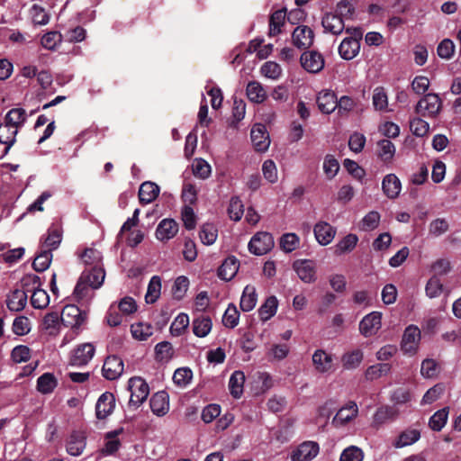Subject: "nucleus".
I'll use <instances>...</instances> for the list:
<instances>
[{"mask_svg":"<svg viewBox=\"0 0 461 461\" xmlns=\"http://www.w3.org/2000/svg\"><path fill=\"white\" fill-rule=\"evenodd\" d=\"M104 278L105 271L101 267L95 266L84 270L75 286L74 296L78 301L87 298L91 290H96L102 286Z\"/></svg>","mask_w":461,"mask_h":461,"instance_id":"nucleus-1","label":"nucleus"},{"mask_svg":"<svg viewBox=\"0 0 461 461\" xmlns=\"http://www.w3.org/2000/svg\"><path fill=\"white\" fill-rule=\"evenodd\" d=\"M128 389L131 392V397L129 400L130 408H139L147 400L149 394V386L148 383L140 376L129 379Z\"/></svg>","mask_w":461,"mask_h":461,"instance_id":"nucleus-2","label":"nucleus"},{"mask_svg":"<svg viewBox=\"0 0 461 461\" xmlns=\"http://www.w3.org/2000/svg\"><path fill=\"white\" fill-rule=\"evenodd\" d=\"M95 348L92 343H82L75 348L69 357V365L76 367L86 366L94 357Z\"/></svg>","mask_w":461,"mask_h":461,"instance_id":"nucleus-3","label":"nucleus"},{"mask_svg":"<svg viewBox=\"0 0 461 461\" xmlns=\"http://www.w3.org/2000/svg\"><path fill=\"white\" fill-rule=\"evenodd\" d=\"M249 250L256 256L267 254L274 247V238L267 231L256 233L249 242Z\"/></svg>","mask_w":461,"mask_h":461,"instance_id":"nucleus-4","label":"nucleus"},{"mask_svg":"<svg viewBox=\"0 0 461 461\" xmlns=\"http://www.w3.org/2000/svg\"><path fill=\"white\" fill-rule=\"evenodd\" d=\"M420 339V330L417 326L412 324L407 326L401 341L402 350L406 354H415L418 350Z\"/></svg>","mask_w":461,"mask_h":461,"instance_id":"nucleus-5","label":"nucleus"},{"mask_svg":"<svg viewBox=\"0 0 461 461\" xmlns=\"http://www.w3.org/2000/svg\"><path fill=\"white\" fill-rule=\"evenodd\" d=\"M441 107V101L436 94L425 95L416 105V113L422 116H436Z\"/></svg>","mask_w":461,"mask_h":461,"instance_id":"nucleus-6","label":"nucleus"},{"mask_svg":"<svg viewBox=\"0 0 461 461\" xmlns=\"http://www.w3.org/2000/svg\"><path fill=\"white\" fill-rule=\"evenodd\" d=\"M382 327V313L380 312H372L359 322V332L365 338H369L377 333Z\"/></svg>","mask_w":461,"mask_h":461,"instance_id":"nucleus-7","label":"nucleus"},{"mask_svg":"<svg viewBox=\"0 0 461 461\" xmlns=\"http://www.w3.org/2000/svg\"><path fill=\"white\" fill-rule=\"evenodd\" d=\"M293 269L298 277L306 284L316 281V265L311 259H297L293 263Z\"/></svg>","mask_w":461,"mask_h":461,"instance_id":"nucleus-8","label":"nucleus"},{"mask_svg":"<svg viewBox=\"0 0 461 461\" xmlns=\"http://www.w3.org/2000/svg\"><path fill=\"white\" fill-rule=\"evenodd\" d=\"M357 414V404L354 401H349L339 409L331 420V424L336 428L343 427L354 420Z\"/></svg>","mask_w":461,"mask_h":461,"instance_id":"nucleus-9","label":"nucleus"},{"mask_svg":"<svg viewBox=\"0 0 461 461\" xmlns=\"http://www.w3.org/2000/svg\"><path fill=\"white\" fill-rule=\"evenodd\" d=\"M124 365L122 359L115 355L108 356L103 365L102 373L107 380H116L123 373Z\"/></svg>","mask_w":461,"mask_h":461,"instance_id":"nucleus-10","label":"nucleus"},{"mask_svg":"<svg viewBox=\"0 0 461 461\" xmlns=\"http://www.w3.org/2000/svg\"><path fill=\"white\" fill-rule=\"evenodd\" d=\"M86 435L84 431L73 430L66 442L67 453L71 456H79L86 447Z\"/></svg>","mask_w":461,"mask_h":461,"instance_id":"nucleus-11","label":"nucleus"},{"mask_svg":"<svg viewBox=\"0 0 461 461\" xmlns=\"http://www.w3.org/2000/svg\"><path fill=\"white\" fill-rule=\"evenodd\" d=\"M250 139L256 150L265 152L270 145L269 134L264 124L256 123L250 131Z\"/></svg>","mask_w":461,"mask_h":461,"instance_id":"nucleus-12","label":"nucleus"},{"mask_svg":"<svg viewBox=\"0 0 461 461\" xmlns=\"http://www.w3.org/2000/svg\"><path fill=\"white\" fill-rule=\"evenodd\" d=\"M60 315L62 323L73 328L81 326L86 319V313L81 312L76 305L65 306Z\"/></svg>","mask_w":461,"mask_h":461,"instance_id":"nucleus-13","label":"nucleus"},{"mask_svg":"<svg viewBox=\"0 0 461 461\" xmlns=\"http://www.w3.org/2000/svg\"><path fill=\"white\" fill-rule=\"evenodd\" d=\"M320 447L313 441H305L300 444L292 453V461H311L319 453Z\"/></svg>","mask_w":461,"mask_h":461,"instance_id":"nucleus-14","label":"nucleus"},{"mask_svg":"<svg viewBox=\"0 0 461 461\" xmlns=\"http://www.w3.org/2000/svg\"><path fill=\"white\" fill-rule=\"evenodd\" d=\"M316 103L319 110L325 114H330L338 107L336 94L330 89L320 91L316 96Z\"/></svg>","mask_w":461,"mask_h":461,"instance_id":"nucleus-15","label":"nucleus"},{"mask_svg":"<svg viewBox=\"0 0 461 461\" xmlns=\"http://www.w3.org/2000/svg\"><path fill=\"white\" fill-rule=\"evenodd\" d=\"M115 407V397L110 392L102 393L95 404V414L98 420L106 419Z\"/></svg>","mask_w":461,"mask_h":461,"instance_id":"nucleus-16","label":"nucleus"},{"mask_svg":"<svg viewBox=\"0 0 461 461\" xmlns=\"http://www.w3.org/2000/svg\"><path fill=\"white\" fill-rule=\"evenodd\" d=\"M397 416V411L393 407L382 405L376 409L372 419V427L379 429L382 426L393 420Z\"/></svg>","mask_w":461,"mask_h":461,"instance_id":"nucleus-17","label":"nucleus"},{"mask_svg":"<svg viewBox=\"0 0 461 461\" xmlns=\"http://www.w3.org/2000/svg\"><path fill=\"white\" fill-rule=\"evenodd\" d=\"M151 411L158 417L166 415L169 411V397L165 391L154 393L149 400Z\"/></svg>","mask_w":461,"mask_h":461,"instance_id":"nucleus-18","label":"nucleus"},{"mask_svg":"<svg viewBox=\"0 0 461 461\" xmlns=\"http://www.w3.org/2000/svg\"><path fill=\"white\" fill-rule=\"evenodd\" d=\"M178 231V224L173 219H163L156 229V238L160 241L169 240Z\"/></svg>","mask_w":461,"mask_h":461,"instance_id":"nucleus-19","label":"nucleus"},{"mask_svg":"<svg viewBox=\"0 0 461 461\" xmlns=\"http://www.w3.org/2000/svg\"><path fill=\"white\" fill-rule=\"evenodd\" d=\"M313 232L316 240L321 246L329 245L334 239L336 230L326 221H320L315 224Z\"/></svg>","mask_w":461,"mask_h":461,"instance_id":"nucleus-20","label":"nucleus"},{"mask_svg":"<svg viewBox=\"0 0 461 461\" xmlns=\"http://www.w3.org/2000/svg\"><path fill=\"white\" fill-rule=\"evenodd\" d=\"M292 38L294 46L306 50L312 44L313 32L307 26H298L294 29Z\"/></svg>","mask_w":461,"mask_h":461,"instance_id":"nucleus-21","label":"nucleus"},{"mask_svg":"<svg viewBox=\"0 0 461 461\" xmlns=\"http://www.w3.org/2000/svg\"><path fill=\"white\" fill-rule=\"evenodd\" d=\"M382 190L389 199H395L402 190V183L395 174L386 175L382 181Z\"/></svg>","mask_w":461,"mask_h":461,"instance_id":"nucleus-22","label":"nucleus"},{"mask_svg":"<svg viewBox=\"0 0 461 461\" xmlns=\"http://www.w3.org/2000/svg\"><path fill=\"white\" fill-rule=\"evenodd\" d=\"M62 240V231L58 227L51 226L48 229L47 234L41 239V249H50L52 253L57 249Z\"/></svg>","mask_w":461,"mask_h":461,"instance_id":"nucleus-23","label":"nucleus"},{"mask_svg":"<svg viewBox=\"0 0 461 461\" xmlns=\"http://www.w3.org/2000/svg\"><path fill=\"white\" fill-rule=\"evenodd\" d=\"M312 358L317 372L324 374L332 370V356L323 349H316L312 354Z\"/></svg>","mask_w":461,"mask_h":461,"instance_id":"nucleus-24","label":"nucleus"},{"mask_svg":"<svg viewBox=\"0 0 461 461\" xmlns=\"http://www.w3.org/2000/svg\"><path fill=\"white\" fill-rule=\"evenodd\" d=\"M27 292L22 289H14L6 298V306L11 312L23 311L27 303Z\"/></svg>","mask_w":461,"mask_h":461,"instance_id":"nucleus-25","label":"nucleus"},{"mask_svg":"<svg viewBox=\"0 0 461 461\" xmlns=\"http://www.w3.org/2000/svg\"><path fill=\"white\" fill-rule=\"evenodd\" d=\"M321 24L325 32H329L335 35L340 34L345 28L342 18L335 13L325 14L322 17Z\"/></svg>","mask_w":461,"mask_h":461,"instance_id":"nucleus-26","label":"nucleus"},{"mask_svg":"<svg viewBox=\"0 0 461 461\" xmlns=\"http://www.w3.org/2000/svg\"><path fill=\"white\" fill-rule=\"evenodd\" d=\"M246 95L253 104H262L267 98V93L261 83L250 81L246 86Z\"/></svg>","mask_w":461,"mask_h":461,"instance_id":"nucleus-27","label":"nucleus"},{"mask_svg":"<svg viewBox=\"0 0 461 461\" xmlns=\"http://www.w3.org/2000/svg\"><path fill=\"white\" fill-rule=\"evenodd\" d=\"M239 270V261L235 257H228L218 268V276L224 280H231Z\"/></svg>","mask_w":461,"mask_h":461,"instance_id":"nucleus-28","label":"nucleus"},{"mask_svg":"<svg viewBox=\"0 0 461 461\" xmlns=\"http://www.w3.org/2000/svg\"><path fill=\"white\" fill-rule=\"evenodd\" d=\"M359 50L360 42L357 38H346L339 46V52L341 58H356Z\"/></svg>","mask_w":461,"mask_h":461,"instance_id":"nucleus-29","label":"nucleus"},{"mask_svg":"<svg viewBox=\"0 0 461 461\" xmlns=\"http://www.w3.org/2000/svg\"><path fill=\"white\" fill-rule=\"evenodd\" d=\"M159 194V186L153 182H144L139 190V198L142 203H149L153 202Z\"/></svg>","mask_w":461,"mask_h":461,"instance_id":"nucleus-30","label":"nucleus"},{"mask_svg":"<svg viewBox=\"0 0 461 461\" xmlns=\"http://www.w3.org/2000/svg\"><path fill=\"white\" fill-rule=\"evenodd\" d=\"M18 131L15 127L8 125L6 122L0 124V143L5 145V153H8L11 147L16 141Z\"/></svg>","mask_w":461,"mask_h":461,"instance_id":"nucleus-31","label":"nucleus"},{"mask_svg":"<svg viewBox=\"0 0 461 461\" xmlns=\"http://www.w3.org/2000/svg\"><path fill=\"white\" fill-rule=\"evenodd\" d=\"M245 375L242 371H234L229 379V390L231 396L235 399L240 398L243 393V385Z\"/></svg>","mask_w":461,"mask_h":461,"instance_id":"nucleus-32","label":"nucleus"},{"mask_svg":"<svg viewBox=\"0 0 461 461\" xmlns=\"http://www.w3.org/2000/svg\"><path fill=\"white\" fill-rule=\"evenodd\" d=\"M212 327V319L208 316H199L193 320L192 328L194 334L198 338L206 337Z\"/></svg>","mask_w":461,"mask_h":461,"instance_id":"nucleus-33","label":"nucleus"},{"mask_svg":"<svg viewBox=\"0 0 461 461\" xmlns=\"http://www.w3.org/2000/svg\"><path fill=\"white\" fill-rule=\"evenodd\" d=\"M27 120V114L23 108H13L5 116V122L12 127H15L17 131L23 127Z\"/></svg>","mask_w":461,"mask_h":461,"instance_id":"nucleus-34","label":"nucleus"},{"mask_svg":"<svg viewBox=\"0 0 461 461\" xmlns=\"http://www.w3.org/2000/svg\"><path fill=\"white\" fill-rule=\"evenodd\" d=\"M257 301H258V295H257L255 287L247 285L244 288L241 298H240V309L243 312H250L255 308V306L257 304Z\"/></svg>","mask_w":461,"mask_h":461,"instance_id":"nucleus-35","label":"nucleus"},{"mask_svg":"<svg viewBox=\"0 0 461 461\" xmlns=\"http://www.w3.org/2000/svg\"><path fill=\"white\" fill-rule=\"evenodd\" d=\"M58 385V380L52 373H44L37 379V390L43 393H51Z\"/></svg>","mask_w":461,"mask_h":461,"instance_id":"nucleus-36","label":"nucleus"},{"mask_svg":"<svg viewBox=\"0 0 461 461\" xmlns=\"http://www.w3.org/2000/svg\"><path fill=\"white\" fill-rule=\"evenodd\" d=\"M420 438V432L419 429H411L402 431L394 442V447L402 448L416 443Z\"/></svg>","mask_w":461,"mask_h":461,"instance_id":"nucleus-37","label":"nucleus"},{"mask_svg":"<svg viewBox=\"0 0 461 461\" xmlns=\"http://www.w3.org/2000/svg\"><path fill=\"white\" fill-rule=\"evenodd\" d=\"M278 307V301L276 296H269L266 302L258 309L260 320L267 321L270 320L276 313Z\"/></svg>","mask_w":461,"mask_h":461,"instance_id":"nucleus-38","label":"nucleus"},{"mask_svg":"<svg viewBox=\"0 0 461 461\" xmlns=\"http://www.w3.org/2000/svg\"><path fill=\"white\" fill-rule=\"evenodd\" d=\"M199 237L203 244L212 245L218 237V230L213 223L205 222L202 225Z\"/></svg>","mask_w":461,"mask_h":461,"instance_id":"nucleus-39","label":"nucleus"},{"mask_svg":"<svg viewBox=\"0 0 461 461\" xmlns=\"http://www.w3.org/2000/svg\"><path fill=\"white\" fill-rule=\"evenodd\" d=\"M357 241L358 237L356 234L349 233L346 235L336 244L335 254L340 256L352 251L356 248Z\"/></svg>","mask_w":461,"mask_h":461,"instance_id":"nucleus-40","label":"nucleus"},{"mask_svg":"<svg viewBox=\"0 0 461 461\" xmlns=\"http://www.w3.org/2000/svg\"><path fill=\"white\" fill-rule=\"evenodd\" d=\"M161 278L158 276H153L148 285L145 300L147 303H154L160 295Z\"/></svg>","mask_w":461,"mask_h":461,"instance_id":"nucleus-41","label":"nucleus"},{"mask_svg":"<svg viewBox=\"0 0 461 461\" xmlns=\"http://www.w3.org/2000/svg\"><path fill=\"white\" fill-rule=\"evenodd\" d=\"M448 417V407L437 411L429 420V428L434 431H440L446 425Z\"/></svg>","mask_w":461,"mask_h":461,"instance_id":"nucleus-42","label":"nucleus"},{"mask_svg":"<svg viewBox=\"0 0 461 461\" xmlns=\"http://www.w3.org/2000/svg\"><path fill=\"white\" fill-rule=\"evenodd\" d=\"M363 360V352L356 349L347 352L342 356L341 361L343 367L347 370L356 369Z\"/></svg>","mask_w":461,"mask_h":461,"instance_id":"nucleus-43","label":"nucleus"},{"mask_svg":"<svg viewBox=\"0 0 461 461\" xmlns=\"http://www.w3.org/2000/svg\"><path fill=\"white\" fill-rule=\"evenodd\" d=\"M52 260V253L50 249H41L32 262V267L36 272H43L50 267Z\"/></svg>","mask_w":461,"mask_h":461,"instance_id":"nucleus-44","label":"nucleus"},{"mask_svg":"<svg viewBox=\"0 0 461 461\" xmlns=\"http://www.w3.org/2000/svg\"><path fill=\"white\" fill-rule=\"evenodd\" d=\"M228 215L230 220L239 221L244 214V205L239 196H232L230 199L227 209Z\"/></svg>","mask_w":461,"mask_h":461,"instance_id":"nucleus-45","label":"nucleus"},{"mask_svg":"<svg viewBox=\"0 0 461 461\" xmlns=\"http://www.w3.org/2000/svg\"><path fill=\"white\" fill-rule=\"evenodd\" d=\"M378 157L384 162L392 160L395 154V146L388 139H383L377 142Z\"/></svg>","mask_w":461,"mask_h":461,"instance_id":"nucleus-46","label":"nucleus"},{"mask_svg":"<svg viewBox=\"0 0 461 461\" xmlns=\"http://www.w3.org/2000/svg\"><path fill=\"white\" fill-rule=\"evenodd\" d=\"M131 332L134 339L146 340L153 333V327L149 323L138 322L131 325Z\"/></svg>","mask_w":461,"mask_h":461,"instance_id":"nucleus-47","label":"nucleus"},{"mask_svg":"<svg viewBox=\"0 0 461 461\" xmlns=\"http://www.w3.org/2000/svg\"><path fill=\"white\" fill-rule=\"evenodd\" d=\"M391 370V366L387 363H381L373 365L367 367L365 372V377L366 380H375L382 375L388 374Z\"/></svg>","mask_w":461,"mask_h":461,"instance_id":"nucleus-48","label":"nucleus"},{"mask_svg":"<svg viewBox=\"0 0 461 461\" xmlns=\"http://www.w3.org/2000/svg\"><path fill=\"white\" fill-rule=\"evenodd\" d=\"M156 359L159 362H167L172 358L174 350L172 345L168 341H161L155 347Z\"/></svg>","mask_w":461,"mask_h":461,"instance_id":"nucleus-49","label":"nucleus"},{"mask_svg":"<svg viewBox=\"0 0 461 461\" xmlns=\"http://www.w3.org/2000/svg\"><path fill=\"white\" fill-rule=\"evenodd\" d=\"M299 243L300 239L297 234L294 232L285 233L280 238V246L286 253L295 250L298 248Z\"/></svg>","mask_w":461,"mask_h":461,"instance_id":"nucleus-50","label":"nucleus"},{"mask_svg":"<svg viewBox=\"0 0 461 461\" xmlns=\"http://www.w3.org/2000/svg\"><path fill=\"white\" fill-rule=\"evenodd\" d=\"M31 303L35 309H43L49 305L50 296L41 287L35 289L31 296Z\"/></svg>","mask_w":461,"mask_h":461,"instance_id":"nucleus-51","label":"nucleus"},{"mask_svg":"<svg viewBox=\"0 0 461 461\" xmlns=\"http://www.w3.org/2000/svg\"><path fill=\"white\" fill-rule=\"evenodd\" d=\"M240 320V312L237 310V307L230 303L226 309L223 316H222V323L226 328L233 329L235 328Z\"/></svg>","mask_w":461,"mask_h":461,"instance_id":"nucleus-52","label":"nucleus"},{"mask_svg":"<svg viewBox=\"0 0 461 461\" xmlns=\"http://www.w3.org/2000/svg\"><path fill=\"white\" fill-rule=\"evenodd\" d=\"M285 20V13L283 10H277L271 15L269 21V34L271 36H275L281 32Z\"/></svg>","mask_w":461,"mask_h":461,"instance_id":"nucleus-53","label":"nucleus"},{"mask_svg":"<svg viewBox=\"0 0 461 461\" xmlns=\"http://www.w3.org/2000/svg\"><path fill=\"white\" fill-rule=\"evenodd\" d=\"M449 229L447 221L444 218H437L433 220L429 225V235L433 238H438L446 233Z\"/></svg>","mask_w":461,"mask_h":461,"instance_id":"nucleus-54","label":"nucleus"},{"mask_svg":"<svg viewBox=\"0 0 461 461\" xmlns=\"http://www.w3.org/2000/svg\"><path fill=\"white\" fill-rule=\"evenodd\" d=\"M372 103L375 110L385 111L388 106V97L382 86L375 88L372 97Z\"/></svg>","mask_w":461,"mask_h":461,"instance_id":"nucleus-55","label":"nucleus"},{"mask_svg":"<svg viewBox=\"0 0 461 461\" xmlns=\"http://www.w3.org/2000/svg\"><path fill=\"white\" fill-rule=\"evenodd\" d=\"M193 378V372L189 367H179L173 375L174 383L180 387L188 385Z\"/></svg>","mask_w":461,"mask_h":461,"instance_id":"nucleus-56","label":"nucleus"},{"mask_svg":"<svg viewBox=\"0 0 461 461\" xmlns=\"http://www.w3.org/2000/svg\"><path fill=\"white\" fill-rule=\"evenodd\" d=\"M426 295L432 299L438 297L443 292V285L437 276H431L425 286Z\"/></svg>","mask_w":461,"mask_h":461,"instance_id":"nucleus-57","label":"nucleus"},{"mask_svg":"<svg viewBox=\"0 0 461 461\" xmlns=\"http://www.w3.org/2000/svg\"><path fill=\"white\" fill-rule=\"evenodd\" d=\"M445 392V386L443 384H437L430 387L423 395L421 399V404H431L436 402Z\"/></svg>","mask_w":461,"mask_h":461,"instance_id":"nucleus-58","label":"nucleus"},{"mask_svg":"<svg viewBox=\"0 0 461 461\" xmlns=\"http://www.w3.org/2000/svg\"><path fill=\"white\" fill-rule=\"evenodd\" d=\"M189 325V317L186 313H179L170 326V332L173 336H180Z\"/></svg>","mask_w":461,"mask_h":461,"instance_id":"nucleus-59","label":"nucleus"},{"mask_svg":"<svg viewBox=\"0 0 461 461\" xmlns=\"http://www.w3.org/2000/svg\"><path fill=\"white\" fill-rule=\"evenodd\" d=\"M13 332L17 336H23L31 331L30 320L23 315L16 317L12 325Z\"/></svg>","mask_w":461,"mask_h":461,"instance_id":"nucleus-60","label":"nucleus"},{"mask_svg":"<svg viewBox=\"0 0 461 461\" xmlns=\"http://www.w3.org/2000/svg\"><path fill=\"white\" fill-rule=\"evenodd\" d=\"M61 321V315L57 312H51L47 313L42 320V329L52 334L54 330H57Z\"/></svg>","mask_w":461,"mask_h":461,"instance_id":"nucleus-61","label":"nucleus"},{"mask_svg":"<svg viewBox=\"0 0 461 461\" xmlns=\"http://www.w3.org/2000/svg\"><path fill=\"white\" fill-rule=\"evenodd\" d=\"M380 213L376 211H371L364 216L361 221L360 229L365 231H370L378 227L380 222Z\"/></svg>","mask_w":461,"mask_h":461,"instance_id":"nucleus-62","label":"nucleus"},{"mask_svg":"<svg viewBox=\"0 0 461 461\" xmlns=\"http://www.w3.org/2000/svg\"><path fill=\"white\" fill-rule=\"evenodd\" d=\"M323 171L328 179L336 176L339 169V164L333 155H326L322 166Z\"/></svg>","mask_w":461,"mask_h":461,"instance_id":"nucleus-63","label":"nucleus"},{"mask_svg":"<svg viewBox=\"0 0 461 461\" xmlns=\"http://www.w3.org/2000/svg\"><path fill=\"white\" fill-rule=\"evenodd\" d=\"M364 452L357 446H349L346 447L339 457V461H363Z\"/></svg>","mask_w":461,"mask_h":461,"instance_id":"nucleus-64","label":"nucleus"}]
</instances>
